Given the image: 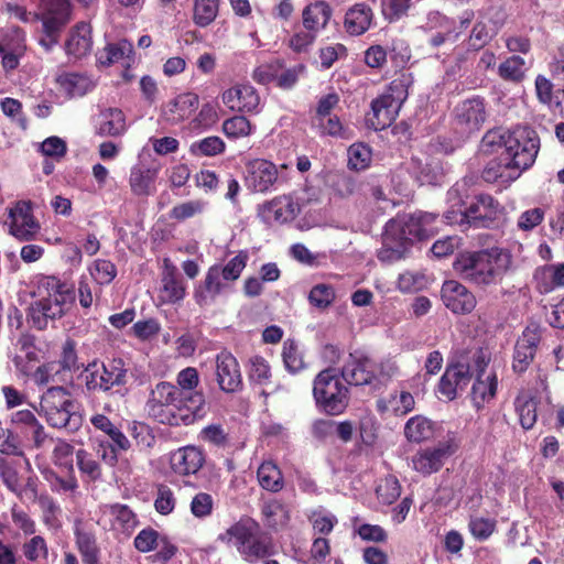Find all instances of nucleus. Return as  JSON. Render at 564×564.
Segmentation results:
<instances>
[{
  "instance_id": "22",
  "label": "nucleus",
  "mask_w": 564,
  "mask_h": 564,
  "mask_svg": "<svg viewBox=\"0 0 564 564\" xmlns=\"http://www.w3.org/2000/svg\"><path fill=\"white\" fill-rule=\"evenodd\" d=\"M278 180V167L268 160L254 159L246 165V183L254 192H268Z\"/></svg>"
},
{
  "instance_id": "16",
  "label": "nucleus",
  "mask_w": 564,
  "mask_h": 564,
  "mask_svg": "<svg viewBox=\"0 0 564 564\" xmlns=\"http://www.w3.org/2000/svg\"><path fill=\"white\" fill-rule=\"evenodd\" d=\"M100 511L101 517L97 519V524L106 529L109 522L111 530L124 535H130L139 523L137 514L126 505H105Z\"/></svg>"
},
{
  "instance_id": "15",
  "label": "nucleus",
  "mask_w": 564,
  "mask_h": 564,
  "mask_svg": "<svg viewBox=\"0 0 564 564\" xmlns=\"http://www.w3.org/2000/svg\"><path fill=\"white\" fill-rule=\"evenodd\" d=\"M340 376L347 384L375 386V361L361 352L349 354Z\"/></svg>"
},
{
  "instance_id": "32",
  "label": "nucleus",
  "mask_w": 564,
  "mask_h": 564,
  "mask_svg": "<svg viewBox=\"0 0 564 564\" xmlns=\"http://www.w3.org/2000/svg\"><path fill=\"white\" fill-rule=\"evenodd\" d=\"M42 10L44 31H59L69 21V0H42Z\"/></svg>"
},
{
  "instance_id": "10",
  "label": "nucleus",
  "mask_w": 564,
  "mask_h": 564,
  "mask_svg": "<svg viewBox=\"0 0 564 564\" xmlns=\"http://www.w3.org/2000/svg\"><path fill=\"white\" fill-rule=\"evenodd\" d=\"M437 219L436 214L426 212H416L410 215L398 216L387 223L388 232L395 235L406 246L414 240H421L433 235L435 227L433 226Z\"/></svg>"
},
{
  "instance_id": "49",
  "label": "nucleus",
  "mask_w": 564,
  "mask_h": 564,
  "mask_svg": "<svg viewBox=\"0 0 564 564\" xmlns=\"http://www.w3.org/2000/svg\"><path fill=\"white\" fill-rule=\"evenodd\" d=\"M23 556L33 563H42L47 560L48 546L46 540L41 535H32L21 546Z\"/></svg>"
},
{
  "instance_id": "11",
  "label": "nucleus",
  "mask_w": 564,
  "mask_h": 564,
  "mask_svg": "<svg viewBox=\"0 0 564 564\" xmlns=\"http://www.w3.org/2000/svg\"><path fill=\"white\" fill-rule=\"evenodd\" d=\"M127 368L122 359H112L107 364L90 362L83 372L85 387L89 391H109L113 387L127 383Z\"/></svg>"
},
{
  "instance_id": "6",
  "label": "nucleus",
  "mask_w": 564,
  "mask_h": 564,
  "mask_svg": "<svg viewBox=\"0 0 564 564\" xmlns=\"http://www.w3.org/2000/svg\"><path fill=\"white\" fill-rule=\"evenodd\" d=\"M411 83V75L402 73L390 83L382 95L372 100L367 121L375 130H382L395 120L408 98Z\"/></svg>"
},
{
  "instance_id": "37",
  "label": "nucleus",
  "mask_w": 564,
  "mask_h": 564,
  "mask_svg": "<svg viewBox=\"0 0 564 564\" xmlns=\"http://www.w3.org/2000/svg\"><path fill=\"white\" fill-rule=\"evenodd\" d=\"M332 17V9L325 1H316L306 6L303 10V25L305 30L318 33L325 29Z\"/></svg>"
},
{
  "instance_id": "23",
  "label": "nucleus",
  "mask_w": 564,
  "mask_h": 564,
  "mask_svg": "<svg viewBox=\"0 0 564 564\" xmlns=\"http://www.w3.org/2000/svg\"><path fill=\"white\" fill-rule=\"evenodd\" d=\"M186 294V286L177 272V268L169 258L163 259L161 286L158 299L161 304H175Z\"/></svg>"
},
{
  "instance_id": "12",
  "label": "nucleus",
  "mask_w": 564,
  "mask_h": 564,
  "mask_svg": "<svg viewBox=\"0 0 564 564\" xmlns=\"http://www.w3.org/2000/svg\"><path fill=\"white\" fill-rule=\"evenodd\" d=\"M6 225L9 234L20 241L33 240L40 231V223L34 218L30 202L20 200L8 209Z\"/></svg>"
},
{
  "instance_id": "24",
  "label": "nucleus",
  "mask_w": 564,
  "mask_h": 564,
  "mask_svg": "<svg viewBox=\"0 0 564 564\" xmlns=\"http://www.w3.org/2000/svg\"><path fill=\"white\" fill-rule=\"evenodd\" d=\"M485 120L486 109L480 98L464 100L455 108V123L463 132L479 130Z\"/></svg>"
},
{
  "instance_id": "52",
  "label": "nucleus",
  "mask_w": 564,
  "mask_h": 564,
  "mask_svg": "<svg viewBox=\"0 0 564 564\" xmlns=\"http://www.w3.org/2000/svg\"><path fill=\"white\" fill-rule=\"evenodd\" d=\"M218 0H195L193 21L196 25L205 28L209 25L218 14Z\"/></svg>"
},
{
  "instance_id": "64",
  "label": "nucleus",
  "mask_w": 564,
  "mask_h": 564,
  "mask_svg": "<svg viewBox=\"0 0 564 564\" xmlns=\"http://www.w3.org/2000/svg\"><path fill=\"white\" fill-rule=\"evenodd\" d=\"M74 446L64 440H57L52 451V460L56 466L73 469Z\"/></svg>"
},
{
  "instance_id": "5",
  "label": "nucleus",
  "mask_w": 564,
  "mask_h": 564,
  "mask_svg": "<svg viewBox=\"0 0 564 564\" xmlns=\"http://www.w3.org/2000/svg\"><path fill=\"white\" fill-rule=\"evenodd\" d=\"M511 263L510 254L491 248L480 251L460 253L453 263L454 271L464 280L476 285L497 283Z\"/></svg>"
},
{
  "instance_id": "25",
  "label": "nucleus",
  "mask_w": 564,
  "mask_h": 564,
  "mask_svg": "<svg viewBox=\"0 0 564 564\" xmlns=\"http://www.w3.org/2000/svg\"><path fill=\"white\" fill-rule=\"evenodd\" d=\"M205 455L196 446H184L170 454V466L180 476L195 475L203 467Z\"/></svg>"
},
{
  "instance_id": "20",
  "label": "nucleus",
  "mask_w": 564,
  "mask_h": 564,
  "mask_svg": "<svg viewBox=\"0 0 564 564\" xmlns=\"http://www.w3.org/2000/svg\"><path fill=\"white\" fill-rule=\"evenodd\" d=\"M25 48V34L21 29L13 26L0 33V57L4 70L10 72L19 66Z\"/></svg>"
},
{
  "instance_id": "45",
  "label": "nucleus",
  "mask_w": 564,
  "mask_h": 564,
  "mask_svg": "<svg viewBox=\"0 0 564 564\" xmlns=\"http://www.w3.org/2000/svg\"><path fill=\"white\" fill-rule=\"evenodd\" d=\"M528 69L529 65L525 59L513 54L500 63L498 66V75L503 80L518 84L525 78Z\"/></svg>"
},
{
  "instance_id": "38",
  "label": "nucleus",
  "mask_w": 564,
  "mask_h": 564,
  "mask_svg": "<svg viewBox=\"0 0 564 564\" xmlns=\"http://www.w3.org/2000/svg\"><path fill=\"white\" fill-rule=\"evenodd\" d=\"M534 280L540 293H550L564 286V263L540 267L534 272Z\"/></svg>"
},
{
  "instance_id": "34",
  "label": "nucleus",
  "mask_w": 564,
  "mask_h": 564,
  "mask_svg": "<svg viewBox=\"0 0 564 564\" xmlns=\"http://www.w3.org/2000/svg\"><path fill=\"white\" fill-rule=\"evenodd\" d=\"M497 153L499 158L487 163L482 171V178L488 183L499 182L506 184L520 177V170L510 164L511 162L501 152Z\"/></svg>"
},
{
  "instance_id": "21",
  "label": "nucleus",
  "mask_w": 564,
  "mask_h": 564,
  "mask_svg": "<svg viewBox=\"0 0 564 564\" xmlns=\"http://www.w3.org/2000/svg\"><path fill=\"white\" fill-rule=\"evenodd\" d=\"M215 376L218 387L226 393L237 392L242 386V377L237 359L228 351H221L215 360Z\"/></svg>"
},
{
  "instance_id": "43",
  "label": "nucleus",
  "mask_w": 564,
  "mask_h": 564,
  "mask_svg": "<svg viewBox=\"0 0 564 564\" xmlns=\"http://www.w3.org/2000/svg\"><path fill=\"white\" fill-rule=\"evenodd\" d=\"M133 53L132 44L127 40H120L108 44L98 53V62L104 66L121 63L122 66L129 65Z\"/></svg>"
},
{
  "instance_id": "18",
  "label": "nucleus",
  "mask_w": 564,
  "mask_h": 564,
  "mask_svg": "<svg viewBox=\"0 0 564 564\" xmlns=\"http://www.w3.org/2000/svg\"><path fill=\"white\" fill-rule=\"evenodd\" d=\"M199 98L194 93H183L161 107L160 118L170 126H176L189 119L198 109Z\"/></svg>"
},
{
  "instance_id": "17",
  "label": "nucleus",
  "mask_w": 564,
  "mask_h": 564,
  "mask_svg": "<svg viewBox=\"0 0 564 564\" xmlns=\"http://www.w3.org/2000/svg\"><path fill=\"white\" fill-rule=\"evenodd\" d=\"M441 299L454 314H469L477 304L475 295L464 284L455 280L443 283Z\"/></svg>"
},
{
  "instance_id": "55",
  "label": "nucleus",
  "mask_w": 564,
  "mask_h": 564,
  "mask_svg": "<svg viewBox=\"0 0 564 564\" xmlns=\"http://www.w3.org/2000/svg\"><path fill=\"white\" fill-rule=\"evenodd\" d=\"M89 273L99 285H107L113 281L117 275L116 265L106 259H97L89 267Z\"/></svg>"
},
{
  "instance_id": "4",
  "label": "nucleus",
  "mask_w": 564,
  "mask_h": 564,
  "mask_svg": "<svg viewBox=\"0 0 564 564\" xmlns=\"http://www.w3.org/2000/svg\"><path fill=\"white\" fill-rule=\"evenodd\" d=\"M539 150L540 139L529 127L505 132L488 131L480 142L482 153L501 152L521 174L533 165Z\"/></svg>"
},
{
  "instance_id": "9",
  "label": "nucleus",
  "mask_w": 564,
  "mask_h": 564,
  "mask_svg": "<svg viewBox=\"0 0 564 564\" xmlns=\"http://www.w3.org/2000/svg\"><path fill=\"white\" fill-rule=\"evenodd\" d=\"M73 408L69 391L62 386H53L42 393L37 412L51 426L62 429L70 424Z\"/></svg>"
},
{
  "instance_id": "27",
  "label": "nucleus",
  "mask_w": 564,
  "mask_h": 564,
  "mask_svg": "<svg viewBox=\"0 0 564 564\" xmlns=\"http://www.w3.org/2000/svg\"><path fill=\"white\" fill-rule=\"evenodd\" d=\"M541 334L536 326L527 327L514 347L512 367L517 372H523L534 358Z\"/></svg>"
},
{
  "instance_id": "8",
  "label": "nucleus",
  "mask_w": 564,
  "mask_h": 564,
  "mask_svg": "<svg viewBox=\"0 0 564 564\" xmlns=\"http://www.w3.org/2000/svg\"><path fill=\"white\" fill-rule=\"evenodd\" d=\"M217 540L236 546L239 554L250 563L272 554V544L269 538L257 534L253 525L247 522L239 521L232 524L220 533Z\"/></svg>"
},
{
  "instance_id": "35",
  "label": "nucleus",
  "mask_w": 564,
  "mask_h": 564,
  "mask_svg": "<svg viewBox=\"0 0 564 564\" xmlns=\"http://www.w3.org/2000/svg\"><path fill=\"white\" fill-rule=\"evenodd\" d=\"M372 20L371 8L365 3H357L346 11L344 29L350 35H361L369 30Z\"/></svg>"
},
{
  "instance_id": "58",
  "label": "nucleus",
  "mask_w": 564,
  "mask_h": 564,
  "mask_svg": "<svg viewBox=\"0 0 564 564\" xmlns=\"http://www.w3.org/2000/svg\"><path fill=\"white\" fill-rule=\"evenodd\" d=\"M468 529L476 540L486 541L496 530V520L491 518L470 516Z\"/></svg>"
},
{
  "instance_id": "1",
  "label": "nucleus",
  "mask_w": 564,
  "mask_h": 564,
  "mask_svg": "<svg viewBox=\"0 0 564 564\" xmlns=\"http://www.w3.org/2000/svg\"><path fill=\"white\" fill-rule=\"evenodd\" d=\"M147 410L151 417L167 425H189L206 415L207 406L203 392L183 397L177 387L159 382L150 393Z\"/></svg>"
},
{
  "instance_id": "57",
  "label": "nucleus",
  "mask_w": 564,
  "mask_h": 564,
  "mask_svg": "<svg viewBox=\"0 0 564 564\" xmlns=\"http://www.w3.org/2000/svg\"><path fill=\"white\" fill-rule=\"evenodd\" d=\"M219 120L218 107L213 102L204 104L198 113L192 119L189 126L192 129H208L215 126Z\"/></svg>"
},
{
  "instance_id": "53",
  "label": "nucleus",
  "mask_w": 564,
  "mask_h": 564,
  "mask_svg": "<svg viewBox=\"0 0 564 564\" xmlns=\"http://www.w3.org/2000/svg\"><path fill=\"white\" fill-rule=\"evenodd\" d=\"M254 127L243 116H234L223 122V132L229 139H240L250 135Z\"/></svg>"
},
{
  "instance_id": "30",
  "label": "nucleus",
  "mask_w": 564,
  "mask_h": 564,
  "mask_svg": "<svg viewBox=\"0 0 564 564\" xmlns=\"http://www.w3.org/2000/svg\"><path fill=\"white\" fill-rule=\"evenodd\" d=\"M159 169L139 163L131 167L129 186L133 195L148 197L156 192Z\"/></svg>"
},
{
  "instance_id": "54",
  "label": "nucleus",
  "mask_w": 564,
  "mask_h": 564,
  "mask_svg": "<svg viewBox=\"0 0 564 564\" xmlns=\"http://www.w3.org/2000/svg\"><path fill=\"white\" fill-rule=\"evenodd\" d=\"M226 144L221 138L212 135L191 144L189 151L194 155L215 156L223 153Z\"/></svg>"
},
{
  "instance_id": "26",
  "label": "nucleus",
  "mask_w": 564,
  "mask_h": 564,
  "mask_svg": "<svg viewBox=\"0 0 564 564\" xmlns=\"http://www.w3.org/2000/svg\"><path fill=\"white\" fill-rule=\"evenodd\" d=\"M300 213V205L291 195H282L264 204L261 216L268 224H285L292 221Z\"/></svg>"
},
{
  "instance_id": "19",
  "label": "nucleus",
  "mask_w": 564,
  "mask_h": 564,
  "mask_svg": "<svg viewBox=\"0 0 564 564\" xmlns=\"http://www.w3.org/2000/svg\"><path fill=\"white\" fill-rule=\"evenodd\" d=\"M221 100L230 110L259 113L261 99L254 87L248 84L236 85L221 95Z\"/></svg>"
},
{
  "instance_id": "2",
  "label": "nucleus",
  "mask_w": 564,
  "mask_h": 564,
  "mask_svg": "<svg viewBox=\"0 0 564 564\" xmlns=\"http://www.w3.org/2000/svg\"><path fill=\"white\" fill-rule=\"evenodd\" d=\"M470 180L456 182L447 192V209L443 217L448 225L487 228L503 213L500 203L489 194H479L470 202Z\"/></svg>"
},
{
  "instance_id": "14",
  "label": "nucleus",
  "mask_w": 564,
  "mask_h": 564,
  "mask_svg": "<svg viewBox=\"0 0 564 564\" xmlns=\"http://www.w3.org/2000/svg\"><path fill=\"white\" fill-rule=\"evenodd\" d=\"M488 357L479 351L474 358L473 370L476 372V381L471 389V400L478 409L490 402L497 391V377L488 369Z\"/></svg>"
},
{
  "instance_id": "46",
  "label": "nucleus",
  "mask_w": 564,
  "mask_h": 564,
  "mask_svg": "<svg viewBox=\"0 0 564 564\" xmlns=\"http://www.w3.org/2000/svg\"><path fill=\"white\" fill-rule=\"evenodd\" d=\"M259 485L271 492H278L283 488V476L279 467L271 460L263 462L257 471Z\"/></svg>"
},
{
  "instance_id": "36",
  "label": "nucleus",
  "mask_w": 564,
  "mask_h": 564,
  "mask_svg": "<svg viewBox=\"0 0 564 564\" xmlns=\"http://www.w3.org/2000/svg\"><path fill=\"white\" fill-rule=\"evenodd\" d=\"M91 26L89 23L79 22L70 32L65 44L66 53L75 58L87 55L91 50Z\"/></svg>"
},
{
  "instance_id": "13",
  "label": "nucleus",
  "mask_w": 564,
  "mask_h": 564,
  "mask_svg": "<svg viewBox=\"0 0 564 564\" xmlns=\"http://www.w3.org/2000/svg\"><path fill=\"white\" fill-rule=\"evenodd\" d=\"M457 449L453 440L437 443L433 447H426L417 451L411 458L412 467L423 476L437 473Z\"/></svg>"
},
{
  "instance_id": "40",
  "label": "nucleus",
  "mask_w": 564,
  "mask_h": 564,
  "mask_svg": "<svg viewBox=\"0 0 564 564\" xmlns=\"http://www.w3.org/2000/svg\"><path fill=\"white\" fill-rule=\"evenodd\" d=\"M105 434L112 443L108 445L100 444L98 454L106 464L113 466L118 462V452H127L131 447V443L116 425L110 427Z\"/></svg>"
},
{
  "instance_id": "51",
  "label": "nucleus",
  "mask_w": 564,
  "mask_h": 564,
  "mask_svg": "<svg viewBox=\"0 0 564 564\" xmlns=\"http://www.w3.org/2000/svg\"><path fill=\"white\" fill-rule=\"evenodd\" d=\"M262 513L270 527H284L290 520L288 507L276 499L267 501L262 507Z\"/></svg>"
},
{
  "instance_id": "33",
  "label": "nucleus",
  "mask_w": 564,
  "mask_h": 564,
  "mask_svg": "<svg viewBox=\"0 0 564 564\" xmlns=\"http://www.w3.org/2000/svg\"><path fill=\"white\" fill-rule=\"evenodd\" d=\"M224 280L219 265H212L205 275L204 281L195 290V300L199 305L210 304L218 295H220L227 284Z\"/></svg>"
},
{
  "instance_id": "50",
  "label": "nucleus",
  "mask_w": 564,
  "mask_h": 564,
  "mask_svg": "<svg viewBox=\"0 0 564 564\" xmlns=\"http://www.w3.org/2000/svg\"><path fill=\"white\" fill-rule=\"evenodd\" d=\"M63 372L61 371V365L55 361H48L39 366L31 375L32 381L39 386L44 387L53 383L63 382Z\"/></svg>"
},
{
  "instance_id": "63",
  "label": "nucleus",
  "mask_w": 564,
  "mask_h": 564,
  "mask_svg": "<svg viewBox=\"0 0 564 564\" xmlns=\"http://www.w3.org/2000/svg\"><path fill=\"white\" fill-rule=\"evenodd\" d=\"M310 521L313 529L322 534H329L338 522L335 514L323 508L312 511Z\"/></svg>"
},
{
  "instance_id": "44",
  "label": "nucleus",
  "mask_w": 564,
  "mask_h": 564,
  "mask_svg": "<svg viewBox=\"0 0 564 564\" xmlns=\"http://www.w3.org/2000/svg\"><path fill=\"white\" fill-rule=\"evenodd\" d=\"M410 173L421 185H434L438 182L441 169L437 163L431 162L427 159L422 161L419 158H413L410 163Z\"/></svg>"
},
{
  "instance_id": "31",
  "label": "nucleus",
  "mask_w": 564,
  "mask_h": 564,
  "mask_svg": "<svg viewBox=\"0 0 564 564\" xmlns=\"http://www.w3.org/2000/svg\"><path fill=\"white\" fill-rule=\"evenodd\" d=\"M75 543L85 564H98L99 547L93 528L82 521L76 520L74 525Z\"/></svg>"
},
{
  "instance_id": "61",
  "label": "nucleus",
  "mask_w": 564,
  "mask_h": 564,
  "mask_svg": "<svg viewBox=\"0 0 564 564\" xmlns=\"http://www.w3.org/2000/svg\"><path fill=\"white\" fill-rule=\"evenodd\" d=\"M371 161V150L369 147L357 143L348 149V165L356 171L365 170L369 166Z\"/></svg>"
},
{
  "instance_id": "56",
  "label": "nucleus",
  "mask_w": 564,
  "mask_h": 564,
  "mask_svg": "<svg viewBox=\"0 0 564 564\" xmlns=\"http://www.w3.org/2000/svg\"><path fill=\"white\" fill-rule=\"evenodd\" d=\"M412 7V0H381L382 15L390 23L406 17Z\"/></svg>"
},
{
  "instance_id": "59",
  "label": "nucleus",
  "mask_w": 564,
  "mask_h": 564,
  "mask_svg": "<svg viewBox=\"0 0 564 564\" xmlns=\"http://www.w3.org/2000/svg\"><path fill=\"white\" fill-rule=\"evenodd\" d=\"M249 260V252L240 250L234 258H231L224 267L219 265L225 281H236L239 279L241 272L247 265Z\"/></svg>"
},
{
  "instance_id": "62",
  "label": "nucleus",
  "mask_w": 564,
  "mask_h": 564,
  "mask_svg": "<svg viewBox=\"0 0 564 564\" xmlns=\"http://www.w3.org/2000/svg\"><path fill=\"white\" fill-rule=\"evenodd\" d=\"M282 357L284 366L290 372L296 373L304 368L303 357L294 340L288 339L284 341Z\"/></svg>"
},
{
  "instance_id": "3",
  "label": "nucleus",
  "mask_w": 564,
  "mask_h": 564,
  "mask_svg": "<svg viewBox=\"0 0 564 564\" xmlns=\"http://www.w3.org/2000/svg\"><path fill=\"white\" fill-rule=\"evenodd\" d=\"M32 283V295L36 300L30 306V317L35 327L43 329L48 319L66 314L75 301V292L70 284L55 275L39 274Z\"/></svg>"
},
{
  "instance_id": "7",
  "label": "nucleus",
  "mask_w": 564,
  "mask_h": 564,
  "mask_svg": "<svg viewBox=\"0 0 564 564\" xmlns=\"http://www.w3.org/2000/svg\"><path fill=\"white\" fill-rule=\"evenodd\" d=\"M335 368L322 370L313 381L316 405L329 415L341 414L349 404V389L343 383Z\"/></svg>"
},
{
  "instance_id": "28",
  "label": "nucleus",
  "mask_w": 564,
  "mask_h": 564,
  "mask_svg": "<svg viewBox=\"0 0 564 564\" xmlns=\"http://www.w3.org/2000/svg\"><path fill=\"white\" fill-rule=\"evenodd\" d=\"M425 32L433 33L430 43L437 47L448 40H455L458 36L455 22L438 11L427 13L424 23L420 25Z\"/></svg>"
},
{
  "instance_id": "42",
  "label": "nucleus",
  "mask_w": 564,
  "mask_h": 564,
  "mask_svg": "<svg viewBox=\"0 0 564 564\" xmlns=\"http://www.w3.org/2000/svg\"><path fill=\"white\" fill-rule=\"evenodd\" d=\"M127 130L123 111L119 108L104 109L99 115L98 133L101 135L118 137Z\"/></svg>"
},
{
  "instance_id": "41",
  "label": "nucleus",
  "mask_w": 564,
  "mask_h": 564,
  "mask_svg": "<svg viewBox=\"0 0 564 564\" xmlns=\"http://www.w3.org/2000/svg\"><path fill=\"white\" fill-rule=\"evenodd\" d=\"M436 424L423 415H415L404 425V435L409 442L422 443L435 436Z\"/></svg>"
},
{
  "instance_id": "60",
  "label": "nucleus",
  "mask_w": 564,
  "mask_h": 564,
  "mask_svg": "<svg viewBox=\"0 0 564 564\" xmlns=\"http://www.w3.org/2000/svg\"><path fill=\"white\" fill-rule=\"evenodd\" d=\"M427 285L425 274L417 271H405L399 275L398 289L403 293L423 290Z\"/></svg>"
},
{
  "instance_id": "48",
  "label": "nucleus",
  "mask_w": 564,
  "mask_h": 564,
  "mask_svg": "<svg viewBox=\"0 0 564 564\" xmlns=\"http://www.w3.org/2000/svg\"><path fill=\"white\" fill-rule=\"evenodd\" d=\"M406 249L408 246L401 239H398L395 235L390 237L388 232V226L386 225L383 234V246L378 251L379 260L383 262L397 261L403 257Z\"/></svg>"
},
{
  "instance_id": "29",
  "label": "nucleus",
  "mask_w": 564,
  "mask_h": 564,
  "mask_svg": "<svg viewBox=\"0 0 564 564\" xmlns=\"http://www.w3.org/2000/svg\"><path fill=\"white\" fill-rule=\"evenodd\" d=\"M469 368L463 364L448 367L438 383L440 394L454 400L469 383Z\"/></svg>"
},
{
  "instance_id": "47",
  "label": "nucleus",
  "mask_w": 564,
  "mask_h": 564,
  "mask_svg": "<svg viewBox=\"0 0 564 564\" xmlns=\"http://www.w3.org/2000/svg\"><path fill=\"white\" fill-rule=\"evenodd\" d=\"M536 400L527 393L517 397L514 401L516 411L523 429L530 430L536 422Z\"/></svg>"
},
{
  "instance_id": "39",
  "label": "nucleus",
  "mask_w": 564,
  "mask_h": 564,
  "mask_svg": "<svg viewBox=\"0 0 564 564\" xmlns=\"http://www.w3.org/2000/svg\"><path fill=\"white\" fill-rule=\"evenodd\" d=\"M56 83L61 91L69 97L84 96L90 91L95 84L90 77L78 74L64 72L56 77Z\"/></svg>"
}]
</instances>
